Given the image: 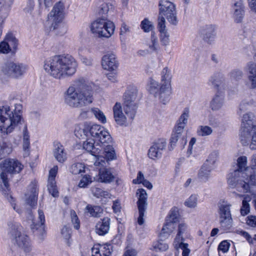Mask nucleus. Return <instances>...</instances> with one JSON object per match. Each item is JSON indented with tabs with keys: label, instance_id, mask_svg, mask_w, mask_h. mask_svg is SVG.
Returning <instances> with one entry per match:
<instances>
[{
	"label": "nucleus",
	"instance_id": "obj_51",
	"mask_svg": "<svg viewBox=\"0 0 256 256\" xmlns=\"http://www.w3.org/2000/svg\"><path fill=\"white\" fill-rule=\"evenodd\" d=\"M70 172L74 174H78L85 172V166L83 163L76 162L72 164L70 168Z\"/></svg>",
	"mask_w": 256,
	"mask_h": 256
},
{
	"label": "nucleus",
	"instance_id": "obj_10",
	"mask_svg": "<svg viewBox=\"0 0 256 256\" xmlns=\"http://www.w3.org/2000/svg\"><path fill=\"white\" fill-rule=\"evenodd\" d=\"M232 204L228 201L222 200L218 204L220 224L224 230H228L232 226V218L230 208Z\"/></svg>",
	"mask_w": 256,
	"mask_h": 256
},
{
	"label": "nucleus",
	"instance_id": "obj_49",
	"mask_svg": "<svg viewBox=\"0 0 256 256\" xmlns=\"http://www.w3.org/2000/svg\"><path fill=\"white\" fill-rule=\"evenodd\" d=\"M61 237L65 240L66 244L70 246L71 244L70 238L72 230L69 226H64L60 231Z\"/></svg>",
	"mask_w": 256,
	"mask_h": 256
},
{
	"label": "nucleus",
	"instance_id": "obj_34",
	"mask_svg": "<svg viewBox=\"0 0 256 256\" xmlns=\"http://www.w3.org/2000/svg\"><path fill=\"white\" fill-rule=\"evenodd\" d=\"M14 0H0V18L1 22H4L8 16L11 6Z\"/></svg>",
	"mask_w": 256,
	"mask_h": 256
},
{
	"label": "nucleus",
	"instance_id": "obj_43",
	"mask_svg": "<svg viewBox=\"0 0 256 256\" xmlns=\"http://www.w3.org/2000/svg\"><path fill=\"white\" fill-rule=\"evenodd\" d=\"M251 200V197L248 195L244 196L242 201V206L240 210V214L245 216L248 214L250 211V205L249 202Z\"/></svg>",
	"mask_w": 256,
	"mask_h": 256
},
{
	"label": "nucleus",
	"instance_id": "obj_54",
	"mask_svg": "<svg viewBox=\"0 0 256 256\" xmlns=\"http://www.w3.org/2000/svg\"><path fill=\"white\" fill-rule=\"evenodd\" d=\"M6 40L10 48L11 52H14L17 48L18 40L12 34H8L6 37Z\"/></svg>",
	"mask_w": 256,
	"mask_h": 256
},
{
	"label": "nucleus",
	"instance_id": "obj_55",
	"mask_svg": "<svg viewBox=\"0 0 256 256\" xmlns=\"http://www.w3.org/2000/svg\"><path fill=\"white\" fill-rule=\"evenodd\" d=\"M179 213L176 208H173L170 210L166 220L176 223L178 220Z\"/></svg>",
	"mask_w": 256,
	"mask_h": 256
},
{
	"label": "nucleus",
	"instance_id": "obj_38",
	"mask_svg": "<svg viewBox=\"0 0 256 256\" xmlns=\"http://www.w3.org/2000/svg\"><path fill=\"white\" fill-rule=\"evenodd\" d=\"M160 76V85L171 86L172 76L170 70L168 67L166 66L162 69Z\"/></svg>",
	"mask_w": 256,
	"mask_h": 256
},
{
	"label": "nucleus",
	"instance_id": "obj_61",
	"mask_svg": "<svg viewBox=\"0 0 256 256\" xmlns=\"http://www.w3.org/2000/svg\"><path fill=\"white\" fill-rule=\"evenodd\" d=\"M198 197L196 194H192L185 202L184 204L188 208H195L197 205Z\"/></svg>",
	"mask_w": 256,
	"mask_h": 256
},
{
	"label": "nucleus",
	"instance_id": "obj_17",
	"mask_svg": "<svg viewBox=\"0 0 256 256\" xmlns=\"http://www.w3.org/2000/svg\"><path fill=\"white\" fill-rule=\"evenodd\" d=\"M95 12L100 18H108L114 10V5L108 0H98L95 2Z\"/></svg>",
	"mask_w": 256,
	"mask_h": 256
},
{
	"label": "nucleus",
	"instance_id": "obj_63",
	"mask_svg": "<svg viewBox=\"0 0 256 256\" xmlns=\"http://www.w3.org/2000/svg\"><path fill=\"white\" fill-rule=\"evenodd\" d=\"M244 178L248 186L249 190H250V186L256 185V174L254 173L252 174H248V172L247 176Z\"/></svg>",
	"mask_w": 256,
	"mask_h": 256
},
{
	"label": "nucleus",
	"instance_id": "obj_31",
	"mask_svg": "<svg viewBox=\"0 0 256 256\" xmlns=\"http://www.w3.org/2000/svg\"><path fill=\"white\" fill-rule=\"evenodd\" d=\"M110 219L108 217L104 218L98 222L96 226V232L98 235L104 236L107 234L110 228Z\"/></svg>",
	"mask_w": 256,
	"mask_h": 256
},
{
	"label": "nucleus",
	"instance_id": "obj_20",
	"mask_svg": "<svg viewBox=\"0 0 256 256\" xmlns=\"http://www.w3.org/2000/svg\"><path fill=\"white\" fill-rule=\"evenodd\" d=\"M247 80L246 85L250 89L256 88V64L248 62L245 68Z\"/></svg>",
	"mask_w": 256,
	"mask_h": 256
},
{
	"label": "nucleus",
	"instance_id": "obj_46",
	"mask_svg": "<svg viewBox=\"0 0 256 256\" xmlns=\"http://www.w3.org/2000/svg\"><path fill=\"white\" fill-rule=\"evenodd\" d=\"M178 140H180V142H181L182 146L185 145L187 142L186 139L185 137L182 136V134L172 132L170 139V146L172 149H173V146L176 145V142Z\"/></svg>",
	"mask_w": 256,
	"mask_h": 256
},
{
	"label": "nucleus",
	"instance_id": "obj_13",
	"mask_svg": "<svg viewBox=\"0 0 256 256\" xmlns=\"http://www.w3.org/2000/svg\"><path fill=\"white\" fill-rule=\"evenodd\" d=\"M123 109L124 113L123 112L121 104L116 102L112 108L114 118L116 122L118 125L127 126L129 124L132 123L136 114H134L132 116H130L124 108Z\"/></svg>",
	"mask_w": 256,
	"mask_h": 256
},
{
	"label": "nucleus",
	"instance_id": "obj_53",
	"mask_svg": "<svg viewBox=\"0 0 256 256\" xmlns=\"http://www.w3.org/2000/svg\"><path fill=\"white\" fill-rule=\"evenodd\" d=\"M158 82L156 80L150 79L148 85V90L150 94L155 96V95L158 92L160 88H158Z\"/></svg>",
	"mask_w": 256,
	"mask_h": 256
},
{
	"label": "nucleus",
	"instance_id": "obj_45",
	"mask_svg": "<svg viewBox=\"0 0 256 256\" xmlns=\"http://www.w3.org/2000/svg\"><path fill=\"white\" fill-rule=\"evenodd\" d=\"M87 128L88 124H85L82 128L79 126H76L74 132L75 136L80 139H84L86 138H88V135Z\"/></svg>",
	"mask_w": 256,
	"mask_h": 256
},
{
	"label": "nucleus",
	"instance_id": "obj_36",
	"mask_svg": "<svg viewBox=\"0 0 256 256\" xmlns=\"http://www.w3.org/2000/svg\"><path fill=\"white\" fill-rule=\"evenodd\" d=\"M237 164L238 168L236 170H239L243 178H245L247 176V173L248 172L246 156H241L239 157L237 160Z\"/></svg>",
	"mask_w": 256,
	"mask_h": 256
},
{
	"label": "nucleus",
	"instance_id": "obj_19",
	"mask_svg": "<svg viewBox=\"0 0 256 256\" xmlns=\"http://www.w3.org/2000/svg\"><path fill=\"white\" fill-rule=\"evenodd\" d=\"M102 66L104 70L114 71L118 66V62L116 55L114 53L104 54L102 58Z\"/></svg>",
	"mask_w": 256,
	"mask_h": 256
},
{
	"label": "nucleus",
	"instance_id": "obj_58",
	"mask_svg": "<svg viewBox=\"0 0 256 256\" xmlns=\"http://www.w3.org/2000/svg\"><path fill=\"white\" fill-rule=\"evenodd\" d=\"M140 27L144 32H148L151 31L153 29L154 26L152 22L150 21L148 18H145L141 22Z\"/></svg>",
	"mask_w": 256,
	"mask_h": 256
},
{
	"label": "nucleus",
	"instance_id": "obj_59",
	"mask_svg": "<svg viewBox=\"0 0 256 256\" xmlns=\"http://www.w3.org/2000/svg\"><path fill=\"white\" fill-rule=\"evenodd\" d=\"M256 104V101L251 98L244 99L242 100L240 105V110H244L247 108L248 106H254Z\"/></svg>",
	"mask_w": 256,
	"mask_h": 256
},
{
	"label": "nucleus",
	"instance_id": "obj_29",
	"mask_svg": "<svg viewBox=\"0 0 256 256\" xmlns=\"http://www.w3.org/2000/svg\"><path fill=\"white\" fill-rule=\"evenodd\" d=\"M102 129L98 130V138H95V142L99 143L100 145H105L106 144H112V142L108 132L103 126Z\"/></svg>",
	"mask_w": 256,
	"mask_h": 256
},
{
	"label": "nucleus",
	"instance_id": "obj_64",
	"mask_svg": "<svg viewBox=\"0 0 256 256\" xmlns=\"http://www.w3.org/2000/svg\"><path fill=\"white\" fill-rule=\"evenodd\" d=\"M92 182V178L89 175H86L80 180L78 186L81 188H86Z\"/></svg>",
	"mask_w": 256,
	"mask_h": 256
},
{
	"label": "nucleus",
	"instance_id": "obj_3",
	"mask_svg": "<svg viewBox=\"0 0 256 256\" xmlns=\"http://www.w3.org/2000/svg\"><path fill=\"white\" fill-rule=\"evenodd\" d=\"M22 106L16 104L14 109L12 110L9 106L0 108V130L4 133L10 134L23 120L22 116Z\"/></svg>",
	"mask_w": 256,
	"mask_h": 256
},
{
	"label": "nucleus",
	"instance_id": "obj_44",
	"mask_svg": "<svg viewBox=\"0 0 256 256\" xmlns=\"http://www.w3.org/2000/svg\"><path fill=\"white\" fill-rule=\"evenodd\" d=\"M91 190L94 196L97 198H110L111 197V194L108 191L104 190L99 188L92 187Z\"/></svg>",
	"mask_w": 256,
	"mask_h": 256
},
{
	"label": "nucleus",
	"instance_id": "obj_35",
	"mask_svg": "<svg viewBox=\"0 0 256 256\" xmlns=\"http://www.w3.org/2000/svg\"><path fill=\"white\" fill-rule=\"evenodd\" d=\"M182 240H180L178 237L175 238L173 244L174 248L176 250H178V249H181L182 250V256H189L190 250L188 248V244L183 242Z\"/></svg>",
	"mask_w": 256,
	"mask_h": 256
},
{
	"label": "nucleus",
	"instance_id": "obj_9",
	"mask_svg": "<svg viewBox=\"0 0 256 256\" xmlns=\"http://www.w3.org/2000/svg\"><path fill=\"white\" fill-rule=\"evenodd\" d=\"M123 108L130 116L136 113L138 108V90L135 88H130L123 96Z\"/></svg>",
	"mask_w": 256,
	"mask_h": 256
},
{
	"label": "nucleus",
	"instance_id": "obj_42",
	"mask_svg": "<svg viewBox=\"0 0 256 256\" xmlns=\"http://www.w3.org/2000/svg\"><path fill=\"white\" fill-rule=\"evenodd\" d=\"M224 98L222 95L216 94L210 102V107L213 110H220L223 106Z\"/></svg>",
	"mask_w": 256,
	"mask_h": 256
},
{
	"label": "nucleus",
	"instance_id": "obj_22",
	"mask_svg": "<svg viewBox=\"0 0 256 256\" xmlns=\"http://www.w3.org/2000/svg\"><path fill=\"white\" fill-rule=\"evenodd\" d=\"M52 154L54 158L60 164L64 163L67 160V152L64 146L58 142H54Z\"/></svg>",
	"mask_w": 256,
	"mask_h": 256
},
{
	"label": "nucleus",
	"instance_id": "obj_12",
	"mask_svg": "<svg viewBox=\"0 0 256 256\" xmlns=\"http://www.w3.org/2000/svg\"><path fill=\"white\" fill-rule=\"evenodd\" d=\"M228 186L235 188L238 191L244 192H249V188L244 179L242 176L241 173L238 170H234L230 173L227 178Z\"/></svg>",
	"mask_w": 256,
	"mask_h": 256
},
{
	"label": "nucleus",
	"instance_id": "obj_47",
	"mask_svg": "<svg viewBox=\"0 0 256 256\" xmlns=\"http://www.w3.org/2000/svg\"><path fill=\"white\" fill-rule=\"evenodd\" d=\"M213 132L211 127L208 126H200L196 130V134L198 136L202 137H205L210 136Z\"/></svg>",
	"mask_w": 256,
	"mask_h": 256
},
{
	"label": "nucleus",
	"instance_id": "obj_52",
	"mask_svg": "<svg viewBox=\"0 0 256 256\" xmlns=\"http://www.w3.org/2000/svg\"><path fill=\"white\" fill-rule=\"evenodd\" d=\"M90 112L94 116L95 118L102 124L106 122V118L104 112L98 108H92Z\"/></svg>",
	"mask_w": 256,
	"mask_h": 256
},
{
	"label": "nucleus",
	"instance_id": "obj_7",
	"mask_svg": "<svg viewBox=\"0 0 256 256\" xmlns=\"http://www.w3.org/2000/svg\"><path fill=\"white\" fill-rule=\"evenodd\" d=\"M90 30L96 37L109 38L114 33L115 26L108 18H98L91 23Z\"/></svg>",
	"mask_w": 256,
	"mask_h": 256
},
{
	"label": "nucleus",
	"instance_id": "obj_24",
	"mask_svg": "<svg viewBox=\"0 0 256 256\" xmlns=\"http://www.w3.org/2000/svg\"><path fill=\"white\" fill-rule=\"evenodd\" d=\"M189 116L190 110L188 108H184L182 114L177 121L174 129L172 132L182 135L184 128L188 123Z\"/></svg>",
	"mask_w": 256,
	"mask_h": 256
},
{
	"label": "nucleus",
	"instance_id": "obj_15",
	"mask_svg": "<svg viewBox=\"0 0 256 256\" xmlns=\"http://www.w3.org/2000/svg\"><path fill=\"white\" fill-rule=\"evenodd\" d=\"M136 196L138 198L136 204L139 214L138 218V223L140 225H142L144 222V217L148 206V195L144 189L139 188L136 190Z\"/></svg>",
	"mask_w": 256,
	"mask_h": 256
},
{
	"label": "nucleus",
	"instance_id": "obj_26",
	"mask_svg": "<svg viewBox=\"0 0 256 256\" xmlns=\"http://www.w3.org/2000/svg\"><path fill=\"white\" fill-rule=\"evenodd\" d=\"M30 192L26 194V202L32 208L34 206L37 202L38 200V188L36 184H32L29 186Z\"/></svg>",
	"mask_w": 256,
	"mask_h": 256
},
{
	"label": "nucleus",
	"instance_id": "obj_23",
	"mask_svg": "<svg viewBox=\"0 0 256 256\" xmlns=\"http://www.w3.org/2000/svg\"><path fill=\"white\" fill-rule=\"evenodd\" d=\"M244 6L242 0H232L233 17L236 22L242 21L244 14Z\"/></svg>",
	"mask_w": 256,
	"mask_h": 256
},
{
	"label": "nucleus",
	"instance_id": "obj_37",
	"mask_svg": "<svg viewBox=\"0 0 256 256\" xmlns=\"http://www.w3.org/2000/svg\"><path fill=\"white\" fill-rule=\"evenodd\" d=\"M175 227L176 223L166 220V222L160 234V237L162 238H166L173 232Z\"/></svg>",
	"mask_w": 256,
	"mask_h": 256
},
{
	"label": "nucleus",
	"instance_id": "obj_41",
	"mask_svg": "<svg viewBox=\"0 0 256 256\" xmlns=\"http://www.w3.org/2000/svg\"><path fill=\"white\" fill-rule=\"evenodd\" d=\"M23 150L24 151V156H26L29 154V150L30 146V136L26 126H24L23 130Z\"/></svg>",
	"mask_w": 256,
	"mask_h": 256
},
{
	"label": "nucleus",
	"instance_id": "obj_62",
	"mask_svg": "<svg viewBox=\"0 0 256 256\" xmlns=\"http://www.w3.org/2000/svg\"><path fill=\"white\" fill-rule=\"evenodd\" d=\"M230 246V244L228 241L224 240L218 246L219 256H222V254L226 252L229 250Z\"/></svg>",
	"mask_w": 256,
	"mask_h": 256
},
{
	"label": "nucleus",
	"instance_id": "obj_33",
	"mask_svg": "<svg viewBox=\"0 0 256 256\" xmlns=\"http://www.w3.org/2000/svg\"><path fill=\"white\" fill-rule=\"evenodd\" d=\"M224 75L220 72H216L212 74L209 78L208 84L215 88H218L224 82Z\"/></svg>",
	"mask_w": 256,
	"mask_h": 256
},
{
	"label": "nucleus",
	"instance_id": "obj_57",
	"mask_svg": "<svg viewBox=\"0 0 256 256\" xmlns=\"http://www.w3.org/2000/svg\"><path fill=\"white\" fill-rule=\"evenodd\" d=\"M229 76L232 80L238 81L242 78L243 72L240 70L235 69L230 72Z\"/></svg>",
	"mask_w": 256,
	"mask_h": 256
},
{
	"label": "nucleus",
	"instance_id": "obj_60",
	"mask_svg": "<svg viewBox=\"0 0 256 256\" xmlns=\"http://www.w3.org/2000/svg\"><path fill=\"white\" fill-rule=\"evenodd\" d=\"M148 47L152 51H156L158 48V38L154 32H152L150 41L148 44Z\"/></svg>",
	"mask_w": 256,
	"mask_h": 256
},
{
	"label": "nucleus",
	"instance_id": "obj_56",
	"mask_svg": "<svg viewBox=\"0 0 256 256\" xmlns=\"http://www.w3.org/2000/svg\"><path fill=\"white\" fill-rule=\"evenodd\" d=\"M153 248L156 251H166L168 248V246L167 244L164 242L162 240H160L153 244Z\"/></svg>",
	"mask_w": 256,
	"mask_h": 256
},
{
	"label": "nucleus",
	"instance_id": "obj_14",
	"mask_svg": "<svg viewBox=\"0 0 256 256\" xmlns=\"http://www.w3.org/2000/svg\"><path fill=\"white\" fill-rule=\"evenodd\" d=\"M83 148L94 156L96 158L94 164L95 166H98L100 164H102L103 163H104V160H102L104 158L100 156L102 151V146L99 143L95 142V140L93 138H87L86 140L83 143Z\"/></svg>",
	"mask_w": 256,
	"mask_h": 256
},
{
	"label": "nucleus",
	"instance_id": "obj_30",
	"mask_svg": "<svg viewBox=\"0 0 256 256\" xmlns=\"http://www.w3.org/2000/svg\"><path fill=\"white\" fill-rule=\"evenodd\" d=\"M203 39L208 43H211L216 36V26L214 25H207L202 32Z\"/></svg>",
	"mask_w": 256,
	"mask_h": 256
},
{
	"label": "nucleus",
	"instance_id": "obj_48",
	"mask_svg": "<svg viewBox=\"0 0 256 256\" xmlns=\"http://www.w3.org/2000/svg\"><path fill=\"white\" fill-rule=\"evenodd\" d=\"M102 126L99 124H88L87 131L88 132V138L94 139L98 138V130L102 129Z\"/></svg>",
	"mask_w": 256,
	"mask_h": 256
},
{
	"label": "nucleus",
	"instance_id": "obj_5",
	"mask_svg": "<svg viewBox=\"0 0 256 256\" xmlns=\"http://www.w3.org/2000/svg\"><path fill=\"white\" fill-rule=\"evenodd\" d=\"M8 234L12 242L25 252H30L32 250V246L28 236L22 233V226L16 222L8 223Z\"/></svg>",
	"mask_w": 256,
	"mask_h": 256
},
{
	"label": "nucleus",
	"instance_id": "obj_8",
	"mask_svg": "<svg viewBox=\"0 0 256 256\" xmlns=\"http://www.w3.org/2000/svg\"><path fill=\"white\" fill-rule=\"evenodd\" d=\"M27 68V66L24 64L10 61L2 65L0 72L7 77L18 78L26 72Z\"/></svg>",
	"mask_w": 256,
	"mask_h": 256
},
{
	"label": "nucleus",
	"instance_id": "obj_18",
	"mask_svg": "<svg viewBox=\"0 0 256 256\" xmlns=\"http://www.w3.org/2000/svg\"><path fill=\"white\" fill-rule=\"evenodd\" d=\"M166 140L162 138L159 139L154 143L151 146L148 152V157L153 160H156L160 158L166 146Z\"/></svg>",
	"mask_w": 256,
	"mask_h": 256
},
{
	"label": "nucleus",
	"instance_id": "obj_40",
	"mask_svg": "<svg viewBox=\"0 0 256 256\" xmlns=\"http://www.w3.org/2000/svg\"><path fill=\"white\" fill-rule=\"evenodd\" d=\"M86 212L90 216L99 218L103 212V209L100 206L88 204L86 208Z\"/></svg>",
	"mask_w": 256,
	"mask_h": 256
},
{
	"label": "nucleus",
	"instance_id": "obj_32",
	"mask_svg": "<svg viewBox=\"0 0 256 256\" xmlns=\"http://www.w3.org/2000/svg\"><path fill=\"white\" fill-rule=\"evenodd\" d=\"M98 182L104 183H110L114 178V176L110 170L104 168H100L99 170Z\"/></svg>",
	"mask_w": 256,
	"mask_h": 256
},
{
	"label": "nucleus",
	"instance_id": "obj_21",
	"mask_svg": "<svg viewBox=\"0 0 256 256\" xmlns=\"http://www.w3.org/2000/svg\"><path fill=\"white\" fill-rule=\"evenodd\" d=\"M58 166H54L49 171V175L48 182V190L54 198L58 196V191L56 182V176L58 174Z\"/></svg>",
	"mask_w": 256,
	"mask_h": 256
},
{
	"label": "nucleus",
	"instance_id": "obj_27",
	"mask_svg": "<svg viewBox=\"0 0 256 256\" xmlns=\"http://www.w3.org/2000/svg\"><path fill=\"white\" fill-rule=\"evenodd\" d=\"M172 94L171 86H162L160 88L155 98H158L160 102L163 104H166L170 100V96Z\"/></svg>",
	"mask_w": 256,
	"mask_h": 256
},
{
	"label": "nucleus",
	"instance_id": "obj_11",
	"mask_svg": "<svg viewBox=\"0 0 256 256\" xmlns=\"http://www.w3.org/2000/svg\"><path fill=\"white\" fill-rule=\"evenodd\" d=\"M159 7V14L164 16L172 24L176 25L178 20L175 5L168 0H160Z\"/></svg>",
	"mask_w": 256,
	"mask_h": 256
},
{
	"label": "nucleus",
	"instance_id": "obj_16",
	"mask_svg": "<svg viewBox=\"0 0 256 256\" xmlns=\"http://www.w3.org/2000/svg\"><path fill=\"white\" fill-rule=\"evenodd\" d=\"M64 6L62 2H59L56 3L52 10L48 16V21L54 29L57 28V26L61 22L64 18Z\"/></svg>",
	"mask_w": 256,
	"mask_h": 256
},
{
	"label": "nucleus",
	"instance_id": "obj_1",
	"mask_svg": "<svg viewBox=\"0 0 256 256\" xmlns=\"http://www.w3.org/2000/svg\"><path fill=\"white\" fill-rule=\"evenodd\" d=\"M92 86L82 78L70 86L64 94V102L72 108H81L92 104L94 100Z\"/></svg>",
	"mask_w": 256,
	"mask_h": 256
},
{
	"label": "nucleus",
	"instance_id": "obj_28",
	"mask_svg": "<svg viewBox=\"0 0 256 256\" xmlns=\"http://www.w3.org/2000/svg\"><path fill=\"white\" fill-rule=\"evenodd\" d=\"M110 144H106L104 146L102 145V151L101 152V154H100V156L104 158L102 160H104V163H103L102 164H100L98 166H104V165L106 164V158L108 160H112L114 158L115 152L114 148H112Z\"/></svg>",
	"mask_w": 256,
	"mask_h": 256
},
{
	"label": "nucleus",
	"instance_id": "obj_2",
	"mask_svg": "<svg viewBox=\"0 0 256 256\" xmlns=\"http://www.w3.org/2000/svg\"><path fill=\"white\" fill-rule=\"evenodd\" d=\"M77 62L69 55H56L46 58L44 62V68L51 76L56 79H62L72 76L76 72Z\"/></svg>",
	"mask_w": 256,
	"mask_h": 256
},
{
	"label": "nucleus",
	"instance_id": "obj_50",
	"mask_svg": "<svg viewBox=\"0 0 256 256\" xmlns=\"http://www.w3.org/2000/svg\"><path fill=\"white\" fill-rule=\"evenodd\" d=\"M218 152L217 151H214L210 154L208 159L206 160L204 164L214 169L216 163L218 160Z\"/></svg>",
	"mask_w": 256,
	"mask_h": 256
},
{
	"label": "nucleus",
	"instance_id": "obj_39",
	"mask_svg": "<svg viewBox=\"0 0 256 256\" xmlns=\"http://www.w3.org/2000/svg\"><path fill=\"white\" fill-rule=\"evenodd\" d=\"M214 168L204 164L198 173V178L203 182H207L210 178V172Z\"/></svg>",
	"mask_w": 256,
	"mask_h": 256
},
{
	"label": "nucleus",
	"instance_id": "obj_25",
	"mask_svg": "<svg viewBox=\"0 0 256 256\" xmlns=\"http://www.w3.org/2000/svg\"><path fill=\"white\" fill-rule=\"evenodd\" d=\"M112 250L110 244H96L92 248V256H110Z\"/></svg>",
	"mask_w": 256,
	"mask_h": 256
},
{
	"label": "nucleus",
	"instance_id": "obj_4",
	"mask_svg": "<svg viewBox=\"0 0 256 256\" xmlns=\"http://www.w3.org/2000/svg\"><path fill=\"white\" fill-rule=\"evenodd\" d=\"M240 138L243 146L256 150V120L252 112H246L242 116Z\"/></svg>",
	"mask_w": 256,
	"mask_h": 256
},
{
	"label": "nucleus",
	"instance_id": "obj_6",
	"mask_svg": "<svg viewBox=\"0 0 256 256\" xmlns=\"http://www.w3.org/2000/svg\"><path fill=\"white\" fill-rule=\"evenodd\" d=\"M20 162L16 160L8 158L3 160L0 164L2 170L0 176V179L2 183L0 184V190L4 194H6L9 190V184L8 180V174H14L19 173L22 168Z\"/></svg>",
	"mask_w": 256,
	"mask_h": 256
}]
</instances>
